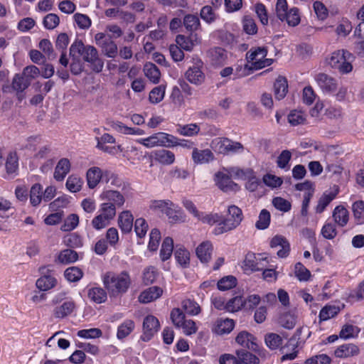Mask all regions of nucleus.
<instances>
[{
    "mask_svg": "<svg viewBox=\"0 0 364 364\" xmlns=\"http://www.w3.org/2000/svg\"><path fill=\"white\" fill-rule=\"evenodd\" d=\"M102 281L110 297H119L126 294L132 284L128 272H107L102 275Z\"/></svg>",
    "mask_w": 364,
    "mask_h": 364,
    "instance_id": "f257e3e1",
    "label": "nucleus"
},
{
    "mask_svg": "<svg viewBox=\"0 0 364 364\" xmlns=\"http://www.w3.org/2000/svg\"><path fill=\"white\" fill-rule=\"evenodd\" d=\"M354 56L348 51L338 50L332 53L329 60V65L341 74H348L353 70L352 63Z\"/></svg>",
    "mask_w": 364,
    "mask_h": 364,
    "instance_id": "f03ea898",
    "label": "nucleus"
},
{
    "mask_svg": "<svg viewBox=\"0 0 364 364\" xmlns=\"http://www.w3.org/2000/svg\"><path fill=\"white\" fill-rule=\"evenodd\" d=\"M311 332L308 327H301L296 330L295 336L297 337V341L291 338L288 341L287 346L282 348V350L284 355L282 357V360H294L298 355V346L299 343L305 341L310 337Z\"/></svg>",
    "mask_w": 364,
    "mask_h": 364,
    "instance_id": "7ed1b4c3",
    "label": "nucleus"
},
{
    "mask_svg": "<svg viewBox=\"0 0 364 364\" xmlns=\"http://www.w3.org/2000/svg\"><path fill=\"white\" fill-rule=\"evenodd\" d=\"M229 218L223 220L215 227L213 233L216 235L223 234L237 227L242 220V213L240 208L236 205H230L228 208Z\"/></svg>",
    "mask_w": 364,
    "mask_h": 364,
    "instance_id": "20e7f679",
    "label": "nucleus"
},
{
    "mask_svg": "<svg viewBox=\"0 0 364 364\" xmlns=\"http://www.w3.org/2000/svg\"><path fill=\"white\" fill-rule=\"evenodd\" d=\"M210 147L216 152L228 155L243 152V145L226 137H218L212 140Z\"/></svg>",
    "mask_w": 364,
    "mask_h": 364,
    "instance_id": "39448f33",
    "label": "nucleus"
},
{
    "mask_svg": "<svg viewBox=\"0 0 364 364\" xmlns=\"http://www.w3.org/2000/svg\"><path fill=\"white\" fill-rule=\"evenodd\" d=\"M267 49L265 47L252 48L246 53V59L252 64V68L259 70L272 64V58H267Z\"/></svg>",
    "mask_w": 364,
    "mask_h": 364,
    "instance_id": "423d86ee",
    "label": "nucleus"
},
{
    "mask_svg": "<svg viewBox=\"0 0 364 364\" xmlns=\"http://www.w3.org/2000/svg\"><path fill=\"white\" fill-rule=\"evenodd\" d=\"M268 260L266 254H255L248 252L243 262L245 271L257 272L263 270L267 265Z\"/></svg>",
    "mask_w": 364,
    "mask_h": 364,
    "instance_id": "0eeeda50",
    "label": "nucleus"
},
{
    "mask_svg": "<svg viewBox=\"0 0 364 364\" xmlns=\"http://www.w3.org/2000/svg\"><path fill=\"white\" fill-rule=\"evenodd\" d=\"M96 44L101 48L102 53L108 57L113 58L117 55V46L105 33H97L95 36Z\"/></svg>",
    "mask_w": 364,
    "mask_h": 364,
    "instance_id": "6e6552de",
    "label": "nucleus"
},
{
    "mask_svg": "<svg viewBox=\"0 0 364 364\" xmlns=\"http://www.w3.org/2000/svg\"><path fill=\"white\" fill-rule=\"evenodd\" d=\"M203 63L197 59L193 65L188 68L185 73L186 79L191 84L200 85L205 81V74L202 71Z\"/></svg>",
    "mask_w": 364,
    "mask_h": 364,
    "instance_id": "1a4fd4ad",
    "label": "nucleus"
},
{
    "mask_svg": "<svg viewBox=\"0 0 364 364\" xmlns=\"http://www.w3.org/2000/svg\"><path fill=\"white\" fill-rule=\"evenodd\" d=\"M113 173L109 171H105L97 166L90 168L86 173V180L87 186L90 189L95 188L103 178H106V181L108 182L109 176H112Z\"/></svg>",
    "mask_w": 364,
    "mask_h": 364,
    "instance_id": "9d476101",
    "label": "nucleus"
},
{
    "mask_svg": "<svg viewBox=\"0 0 364 364\" xmlns=\"http://www.w3.org/2000/svg\"><path fill=\"white\" fill-rule=\"evenodd\" d=\"M81 56H82L85 62L90 63L92 69L95 72L100 73L102 71L104 63L102 60L99 58L98 52L94 46H86Z\"/></svg>",
    "mask_w": 364,
    "mask_h": 364,
    "instance_id": "9b49d317",
    "label": "nucleus"
},
{
    "mask_svg": "<svg viewBox=\"0 0 364 364\" xmlns=\"http://www.w3.org/2000/svg\"><path fill=\"white\" fill-rule=\"evenodd\" d=\"M159 327L160 324L157 318L152 315L147 316L143 321V333L141 336V339L145 342L150 341L159 331Z\"/></svg>",
    "mask_w": 364,
    "mask_h": 364,
    "instance_id": "f8f14e48",
    "label": "nucleus"
},
{
    "mask_svg": "<svg viewBox=\"0 0 364 364\" xmlns=\"http://www.w3.org/2000/svg\"><path fill=\"white\" fill-rule=\"evenodd\" d=\"M230 175L218 172L215 175V181L217 186L224 192L237 191L239 190V186L231 180Z\"/></svg>",
    "mask_w": 364,
    "mask_h": 364,
    "instance_id": "ddd939ff",
    "label": "nucleus"
},
{
    "mask_svg": "<svg viewBox=\"0 0 364 364\" xmlns=\"http://www.w3.org/2000/svg\"><path fill=\"white\" fill-rule=\"evenodd\" d=\"M315 80L324 93L330 94L336 90L337 83L336 80L326 74L319 73L316 75Z\"/></svg>",
    "mask_w": 364,
    "mask_h": 364,
    "instance_id": "4468645a",
    "label": "nucleus"
},
{
    "mask_svg": "<svg viewBox=\"0 0 364 364\" xmlns=\"http://www.w3.org/2000/svg\"><path fill=\"white\" fill-rule=\"evenodd\" d=\"M272 248H279L277 255L280 258L287 257L290 251V245L287 240L282 235H275L270 241Z\"/></svg>",
    "mask_w": 364,
    "mask_h": 364,
    "instance_id": "2eb2a0df",
    "label": "nucleus"
},
{
    "mask_svg": "<svg viewBox=\"0 0 364 364\" xmlns=\"http://www.w3.org/2000/svg\"><path fill=\"white\" fill-rule=\"evenodd\" d=\"M358 18L363 22L360 23L355 30V36L358 38L356 50L360 55H364V5L357 14Z\"/></svg>",
    "mask_w": 364,
    "mask_h": 364,
    "instance_id": "dca6fc26",
    "label": "nucleus"
},
{
    "mask_svg": "<svg viewBox=\"0 0 364 364\" xmlns=\"http://www.w3.org/2000/svg\"><path fill=\"white\" fill-rule=\"evenodd\" d=\"M87 294L88 299L97 304L105 303L107 299V292L99 285L87 287Z\"/></svg>",
    "mask_w": 364,
    "mask_h": 364,
    "instance_id": "f3484780",
    "label": "nucleus"
},
{
    "mask_svg": "<svg viewBox=\"0 0 364 364\" xmlns=\"http://www.w3.org/2000/svg\"><path fill=\"white\" fill-rule=\"evenodd\" d=\"M360 353L358 346L354 343H345L336 348L334 355L338 358H348L356 356Z\"/></svg>",
    "mask_w": 364,
    "mask_h": 364,
    "instance_id": "a211bd4d",
    "label": "nucleus"
},
{
    "mask_svg": "<svg viewBox=\"0 0 364 364\" xmlns=\"http://www.w3.org/2000/svg\"><path fill=\"white\" fill-rule=\"evenodd\" d=\"M191 158L194 164H204L213 161L215 156L212 151L209 149H199L196 147L192 151Z\"/></svg>",
    "mask_w": 364,
    "mask_h": 364,
    "instance_id": "6ab92c4d",
    "label": "nucleus"
},
{
    "mask_svg": "<svg viewBox=\"0 0 364 364\" xmlns=\"http://www.w3.org/2000/svg\"><path fill=\"white\" fill-rule=\"evenodd\" d=\"M208 57L213 65L221 66L225 63L228 54L225 49L220 47H215L208 50Z\"/></svg>",
    "mask_w": 364,
    "mask_h": 364,
    "instance_id": "aec40b11",
    "label": "nucleus"
},
{
    "mask_svg": "<svg viewBox=\"0 0 364 364\" xmlns=\"http://www.w3.org/2000/svg\"><path fill=\"white\" fill-rule=\"evenodd\" d=\"M71 168V163L67 158L60 159L55 167L53 173V178L57 181H63Z\"/></svg>",
    "mask_w": 364,
    "mask_h": 364,
    "instance_id": "412c9836",
    "label": "nucleus"
},
{
    "mask_svg": "<svg viewBox=\"0 0 364 364\" xmlns=\"http://www.w3.org/2000/svg\"><path fill=\"white\" fill-rule=\"evenodd\" d=\"M154 161L163 165H171L175 161V154L167 149L155 150L151 153Z\"/></svg>",
    "mask_w": 364,
    "mask_h": 364,
    "instance_id": "4be33fe9",
    "label": "nucleus"
},
{
    "mask_svg": "<svg viewBox=\"0 0 364 364\" xmlns=\"http://www.w3.org/2000/svg\"><path fill=\"white\" fill-rule=\"evenodd\" d=\"M100 198L115 205V208L122 206L125 202L124 196L119 191L113 190H105L100 194Z\"/></svg>",
    "mask_w": 364,
    "mask_h": 364,
    "instance_id": "5701e85b",
    "label": "nucleus"
},
{
    "mask_svg": "<svg viewBox=\"0 0 364 364\" xmlns=\"http://www.w3.org/2000/svg\"><path fill=\"white\" fill-rule=\"evenodd\" d=\"M255 340L254 336L247 331L240 332L235 338L239 345L252 350H257L258 348Z\"/></svg>",
    "mask_w": 364,
    "mask_h": 364,
    "instance_id": "b1692460",
    "label": "nucleus"
},
{
    "mask_svg": "<svg viewBox=\"0 0 364 364\" xmlns=\"http://www.w3.org/2000/svg\"><path fill=\"white\" fill-rule=\"evenodd\" d=\"M75 308V304L72 299L65 301L62 304L53 309V315L57 318H63L70 315Z\"/></svg>",
    "mask_w": 364,
    "mask_h": 364,
    "instance_id": "393cba45",
    "label": "nucleus"
},
{
    "mask_svg": "<svg viewBox=\"0 0 364 364\" xmlns=\"http://www.w3.org/2000/svg\"><path fill=\"white\" fill-rule=\"evenodd\" d=\"M162 293L161 288L156 286L151 287L140 294L139 301L141 303L147 304L159 298Z\"/></svg>",
    "mask_w": 364,
    "mask_h": 364,
    "instance_id": "a878e982",
    "label": "nucleus"
},
{
    "mask_svg": "<svg viewBox=\"0 0 364 364\" xmlns=\"http://www.w3.org/2000/svg\"><path fill=\"white\" fill-rule=\"evenodd\" d=\"M134 217L130 211H122L118 217V225L122 232L128 233L133 228Z\"/></svg>",
    "mask_w": 364,
    "mask_h": 364,
    "instance_id": "bb28decb",
    "label": "nucleus"
},
{
    "mask_svg": "<svg viewBox=\"0 0 364 364\" xmlns=\"http://www.w3.org/2000/svg\"><path fill=\"white\" fill-rule=\"evenodd\" d=\"M196 252L200 261L203 263H207L211 259L213 245L209 241L203 242L198 246Z\"/></svg>",
    "mask_w": 364,
    "mask_h": 364,
    "instance_id": "cd10ccee",
    "label": "nucleus"
},
{
    "mask_svg": "<svg viewBox=\"0 0 364 364\" xmlns=\"http://www.w3.org/2000/svg\"><path fill=\"white\" fill-rule=\"evenodd\" d=\"M332 217L338 226L344 227L348 222L349 212L343 205H338L334 208Z\"/></svg>",
    "mask_w": 364,
    "mask_h": 364,
    "instance_id": "c85d7f7f",
    "label": "nucleus"
},
{
    "mask_svg": "<svg viewBox=\"0 0 364 364\" xmlns=\"http://www.w3.org/2000/svg\"><path fill=\"white\" fill-rule=\"evenodd\" d=\"M200 130V126L196 123L176 125V132L183 136H196L199 134Z\"/></svg>",
    "mask_w": 364,
    "mask_h": 364,
    "instance_id": "c756f323",
    "label": "nucleus"
},
{
    "mask_svg": "<svg viewBox=\"0 0 364 364\" xmlns=\"http://www.w3.org/2000/svg\"><path fill=\"white\" fill-rule=\"evenodd\" d=\"M235 326V322L230 318H219L215 321L213 331L219 335L229 333L232 331Z\"/></svg>",
    "mask_w": 364,
    "mask_h": 364,
    "instance_id": "7c9ffc66",
    "label": "nucleus"
},
{
    "mask_svg": "<svg viewBox=\"0 0 364 364\" xmlns=\"http://www.w3.org/2000/svg\"><path fill=\"white\" fill-rule=\"evenodd\" d=\"M5 168L9 175H17L18 171V156L16 151H11L7 155Z\"/></svg>",
    "mask_w": 364,
    "mask_h": 364,
    "instance_id": "2f4dec72",
    "label": "nucleus"
},
{
    "mask_svg": "<svg viewBox=\"0 0 364 364\" xmlns=\"http://www.w3.org/2000/svg\"><path fill=\"white\" fill-rule=\"evenodd\" d=\"M224 170L235 179L246 180L247 177L252 174V169L250 168H241L237 166H231L224 168Z\"/></svg>",
    "mask_w": 364,
    "mask_h": 364,
    "instance_id": "473e14b6",
    "label": "nucleus"
},
{
    "mask_svg": "<svg viewBox=\"0 0 364 364\" xmlns=\"http://www.w3.org/2000/svg\"><path fill=\"white\" fill-rule=\"evenodd\" d=\"M337 193L338 191L324 192L320 197L318 204L315 208L316 212L317 213H323L329 203L336 197Z\"/></svg>",
    "mask_w": 364,
    "mask_h": 364,
    "instance_id": "72a5a7b5",
    "label": "nucleus"
},
{
    "mask_svg": "<svg viewBox=\"0 0 364 364\" xmlns=\"http://www.w3.org/2000/svg\"><path fill=\"white\" fill-rule=\"evenodd\" d=\"M30 203L32 206L36 207L43 200V186L38 183H34L29 192Z\"/></svg>",
    "mask_w": 364,
    "mask_h": 364,
    "instance_id": "f704fd0d",
    "label": "nucleus"
},
{
    "mask_svg": "<svg viewBox=\"0 0 364 364\" xmlns=\"http://www.w3.org/2000/svg\"><path fill=\"white\" fill-rule=\"evenodd\" d=\"M84 181L81 177L76 174L70 175L66 181V188L73 193H77L81 191Z\"/></svg>",
    "mask_w": 364,
    "mask_h": 364,
    "instance_id": "c9c22d12",
    "label": "nucleus"
},
{
    "mask_svg": "<svg viewBox=\"0 0 364 364\" xmlns=\"http://www.w3.org/2000/svg\"><path fill=\"white\" fill-rule=\"evenodd\" d=\"M275 97L280 100L283 99L288 90L287 80L285 77L279 76L274 84Z\"/></svg>",
    "mask_w": 364,
    "mask_h": 364,
    "instance_id": "e433bc0d",
    "label": "nucleus"
},
{
    "mask_svg": "<svg viewBox=\"0 0 364 364\" xmlns=\"http://www.w3.org/2000/svg\"><path fill=\"white\" fill-rule=\"evenodd\" d=\"M144 72L146 77L153 83L156 84L159 82L161 73L155 64L146 63L144 66Z\"/></svg>",
    "mask_w": 364,
    "mask_h": 364,
    "instance_id": "4c0bfd02",
    "label": "nucleus"
},
{
    "mask_svg": "<svg viewBox=\"0 0 364 364\" xmlns=\"http://www.w3.org/2000/svg\"><path fill=\"white\" fill-rule=\"evenodd\" d=\"M57 284L56 279L51 275H44L37 279L36 285L41 291H48Z\"/></svg>",
    "mask_w": 364,
    "mask_h": 364,
    "instance_id": "58836bf2",
    "label": "nucleus"
},
{
    "mask_svg": "<svg viewBox=\"0 0 364 364\" xmlns=\"http://www.w3.org/2000/svg\"><path fill=\"white\" fill-rule=\"evenodd\" d=\"M236 355L240 363L242 364H259V359L246 350H237Z\"/></svg>",
    "mask_w": 364,
    "mask_h": 364,
    "instance_id": "ea45409f",
    "label": "nucleus"
},
{
    "mask_svg": "<svg viewBox=\"0 0 364 364\" xmlns=\"http://www.w3.org/2000/svg\"><path fill=\"white\" fill-rule=\"evenodd\" d=\"M341 308L336 305H326L321 309L319 312V318L321 321H327L336 316L341 311Z\"/></svg>",
    "mask_w": 364,
    "mask_h": 364,
    "instance_id": "a19ab883",
    "label": "nucleus"
},
{
    "mask_svg": "<svg viewBox=\"0 0 364 364\" xmlns=\"http://www.w3.org/2000/svg\"><path fill=\"white\" fill-rule=\"evenodd\" d=\"M135 325L132 320H125L118 326L117 337L119 339H123L128 336L134 329Z\"/></svg>",
    "mask_w": 364,
    "mask_h": 364,
    "instance_id": "79ce46f5",
    "label": "nucleus"
},
{
    "mask_svg": "<svg viewBox=\"0 0 364 364\" xmlns=\"http://www.w3.org/2000/svg\"><path fill=\"white\" fill-rule=\"evenodd\" d=\"M359 333L360 328L358 326L352 324H345L339 333V337L348 340L357 337Z\"/></svg>",
    "mask_w": 364,
    "mask_h": 364,
    "instance_id": "37998d69",
    "label": "nucleus"
},
{
    "mask_svg": "<svg viewBox=\"0 0 364 364\" xmlns=\"http://www.w3.org/2000/svg\"><path fill=\"white\" fill-rule=\"evenodd\" d=\"M173 249V241L171 237H166L162 243L160 257L163 261L169 259L172 255Z\"/></svg>",
    "mask_w": 364,
    "mask_h": 364,
    "instance_id": "c03bdc74",
    "label": "nucleus"
},
{
    "mask_svg": "<svg viewBox=\"0 0 364 364\" xmlns=\"http://www.w3.org/2000/svg\"><path fill=\"white\" fill-rule=\"evenodd\" d=\"M352 212L358 224L364 223V201L358 200L352 205Z\"/></svg>",
    "mask_w": 364,
    "mask_h": 364,
    "instance_id": "a18cd8bd",
    "label": "nucleus"
},
{
    "mask_svg": "<svg viewBox=\"0 0 364 364\" xmlns=\"http://www.w3.org/2000/svg\"><path fill=\"white\" fill-rule=\"evenodd\" d=\"M99 212L103 218L110 222L116 215L115 205L112 203H103L100 205Z\"/></svg>",
    "mask_w": 364,
    "mask_h": 364,
    "instance_id": "49530a36",
    "label": "nucleus"
},
{
    "mask_svg": "<svg viewBox=\"0 0 364 364\" xmlns=\"http://www.w3.org/2000/svg\"><path fill=\"white\" fill-rule=\"evenodd\" d=\"M182 308L186 314L191 316H196L200 313L199 304L191 299H187L182 301Z\"/></svg>",
    "mask_w": 364,
    "mask_h": 364,
    "instance_id": "de8ad7c7",
    "label": "nucleus"
},
{
    "mask_svg": "<svg viewBox=\"0 0 364 364\" xmlns=\"http://www.w3.org/2000/svg\"><path fill=\"white\" fill-rule=\"evenodd\" d=\"M78 259L77 253L70 249L63 250L60 252L58 259L62 264H69L75 262Z\"/></svg>",
    "mask_w": 364,
    "mask_h": 364,
    "instance_id": "09e8293b",
    "label": "nucleus"
},
{
    "mask_svg": "<svg viewBox=\"0 0 364 364\" xmlns=\"http://www.w3.org/2000/svg\"><path fill=\"white\" fill-rule=\"evenodd\" d=\"M138 143L144 145L146 148L154 146H161L160 132L154 134L149 137L137 139Z\"/></svg>",
    "mask_w": 364,
    "mask_h": 364,
    "instance_id": "8fccbe9b",
    "label": "nucleus"
},
{
    "mask_svg": "<svg viewBox=\"0 0 364 364\" xmlns=\"http://www.w3.org/2000/svg\"><path fill=\"white\" fill-rule=\"evenodd\" d=\"M176 262L182 267H187L189 264L190 254L188 251L184 248L176 249L174 253Z\"/></svg>",
    "mask_w": 364,
    "mask_h": 364,
    "instance_id": "3c124183",
    "label": "nucleus"
},
{
    "mask_svg": "<svg viewBox=\"0 0 364 364\" xmlns=\"http://www.w3.org/2000/svg\"><path fill=\"white\" fill-rule=\"evenodd\" d=\"M270 220V213L266 209H262L259 213L258 220L256 222L255 226L259 230H265L269 227Z\"/></svg>",
    "mask_w": 364,
    "mask_h": 364,
    "instance_id": "603ef678",
    "label": "nucleus"
},
{
    "mask_svg": "<svg viewBox=\"0 0 364 364\" xmlns=\"http://www.w3.org/2000/svg\"><path fill=\"white\" fill-rule=\"evenodd\" d=\"M64 244L72 248H77L82 246V240L77 233H70L64 237Z\"/></svg>",
    "mask_w": 364,
    "mask_h": 364,
    "instance_id": "864d4df0",
    "label": "nucleus"
},
{
    "mask_svg": "<svg viewBox=\"0 0 364 364\" xmlns=\"http://www.w3.org/2000/svg\"><path fill=\"white\" fill-rule=\"evenodd\" d=\"M30 83V80L23 75L16 74L13 79L12 87L15 90L22 92L29 86Z\"/></svg>",
    "mask_w": 364,
    "mask_h": 364,
    "instance_id": "5fc2aeb1",
    "label": "nucleus"
},
{
    "mask_svg": "<svg viewBox=\"0 0 364 364\" xmlns=\"http://www.w3.org/2000/svg\"><path fill=\"white\" fill-rule=\"evenodd\" d=\"M272 203L277 210L284 213L289 212L291 209V202L279 196L274 197Z\"/></svg>",
    "mask_w": 364,
    "mask_h": 364,
    "instance_id": "6e6d98bb",
    "label": "nucleus"
},
{
    "mask_svg": "<svg viewBox=\"0 0 364 364\" xmlns=\"http://www.w3.org/2000/svg\"><path fill=\"white\" fill-rule=\"evenodd\" d=\"M237 284V279L234 276L229 275L223 277L218 282V288L220 290L225 291L234 288Z\"/></svg>",
    "mask_w": 364,
    "mask_h": 364,
    "instance_id": "4d7b16f0",
    "label": "nucleus"
},
{
    "mask_svg": "<svg viewBox=\"0 0 364 364\" xmlns=\"http://www.w3.org/2000/svg\"><path fill=\"white\" fill-rule=\"evenodd\" d=\"M79 224V217L77 214H70L65 220L60 229L64 232L71 231L77 228Z\"/></svg>",
    "mask_w": 364,
    "mask_h": 364,
    "instance_id": "13d9d810",
    "label": "nucleus"
},
{
    "mask_svg": "<svg viewBox=\"0 0 364 364\" xmlns=\"http://www.w3.org/2000/svg\"><path fill=\"white\" fill-rule=\"evenodd\" d=\"M82 271L76 267H69L64 272L65 279L70 282L79 281L82 277Z\"/></svg>",
    "mask_w": 364,
    "mask_h": 364,
    "instance_id": "bf43d9fd",
    "label": "nucleus"
},
{
    "mask_svg": "<svg viewBox=\"0 0 364 364\" xmlns=\"http://www.w3.org/2000/svg\"><path fill=\"white\" fill-rule=\"evenodd\" d=\"M294 273L295 276L300 282H306L311 277L310 271L306 268L301 262H297L295 264Z\"/></svg>",
    "mask_w": 364,
    "mask_h": 364,
    "instance_id": "052dcab7",
    "label": "nucleus"
},
{
    "mask_svg": "<svg viewBox=\"0 0 364 364\" xmlns=\"http://www.w3.org/2000/svg\"><path fill=\"white\" fill-rule=\"evenodd\" d=\"M292 154L289 150H284L278 156L277 159V165L282 169H289V163L291 159Z\"/></svg>",
    "mask_w": 364,
    "mask_h": 364,
    "instance_id": "680f3d73",
    "label": "nucleus"
},
{
    "mask_svg": "<svg viewBox=\"0 0 364 364\" xmlns=\"http://www.w3.org/2000/svg\"><path fill=\"white\" fill-rule=\"evenodd\" d=\"M265 343L272 350L278 348L282 342V337L274 333H268L265 336Z\"/></svg>",
    "mask_w": 364,
    "mask_h": 364,
    "instance_id": "e2e57ef3",
    "label": "nucleus"
},
{
    "mask_svg": "<svg viewBox=\"0 0 364 364\" xmlns=\"http://www.w3.org/2000/svg\"><path fill=\"white\" fill-rule=\"evenodd\" d=\"M85 47L81 40L75 39L70 47V55L74 59L75 58H80Z\"/></svg>",
    "mask_w": 364,
    "mask_h": 364,
    "instance_id": "0e129e2a",
    "label": "nucleus"
},
{
    "mask_svg": "<svg viewBox=\"0 0 364 364\" xmlns=\"http://www.w3.org/2000/svg\"><path fill=\"white\" fill-rule=\"evenodd\" d=\"M148 224L144 218H137L134 223V231L139 239H143L148 230Z\"/></svg>",
    "mask_w": 364,
    "mask_h": 364,
    "instance_id": "69168bd1",
    "label": "nucleus"
},
{
    "mask_svg": "<svg viewBox=\"0 0 364 364\" xmlns=\"http://www.w3.org/2000/svg\"><path fill=\"white\" fill-rule=\"evenodd\" d=\"M288 122L291 126H297L303 124L306 117L301 111L293 110L287 116Z\"/></svg>",
    "mask_w": 364,
    "mask_h": 364,
    "instance_id": "338daca9",
    "label": "nucleus"
},
{
    "mask_svg": "<svg viewBox=\"0 0 364 364\" xmlns=\"http://www.w3.org/2000/svg\"><path fill=\"white\" fill-rule=\"evenodd\" d=\"M331 358L328 355L322 353L306 359L304 364H331Z\"/></svg>",
    "mask_w": 364,
    "mask_h": 364,
    "instance_id": "774afa93",
    "label": "nucleus"
}]
</instances>
